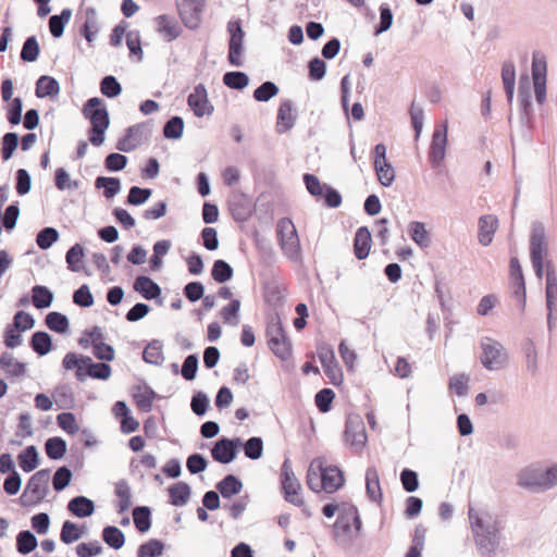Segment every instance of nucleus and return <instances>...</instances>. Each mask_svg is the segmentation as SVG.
Returning <instances> with one entry per match:
<instances>
[{"label": "nucleus", "instance_id": "nucleus-52", "mask_svg": "<svg viewBox=\"0 0 557 557\" xmlns=\"http://www.w3.org/2000/svg\"><path fill=\"white\" fill-rule=\"evenodd\" d=\"M60 238L59 231L52 226H46L37 233V246L42 249H49Z\"/></svg>", "mask_w": 557, "mask_h": 557}, {"label": "nucleus", "instance_id": "nucleus-58", "mask_svg": "<svg viewBox=\"0 0 557 557\" xmlns=\"http://www.w3.org/2000/svg\"><path fill=\"white\" fill-rule=\"evenodd\" d=\"M278 90L280 89L275 83L267 81L255 89L253 98L259 102H268L278 94Z\"/></svg>", "mask_w": 557, "mask_h": 557}, {"label": "nucleus", "instance_id": "nucleus-2", "mask_svg": "<svg viewBox=\"0 0 557 557\" xmlns=\"http://www.w3.org/2000/svg\"><path fill=\"white\" fill-rule=\"evenodd\" d=\"M518 485L533 492L549 490L557 485V467H527L518 474Z\"/></svg>", "mask_w": 557, "mask_h": 557}, {"label": "nucleus", "instance_id": "nucleus-51", "mask_svg": "<svg viewBox=\"0 0 557 557\" xmlns=\"http://www.w3.org/2000/svg\"><path fill=\"white\" fill-rule=\"evenodd\" d=\"M373 165L379 182L385 187L391 186L395 181V171L393 166L387 161H374Z\"/></svg>", "mask_w": 557, "mask_h": 557}, {"label": "nucleus", "instance_id": "nucleus-1", "mask_svg": "<svg viewBox=\"0 0 557 557\" xmlns=\"http://www.w3.org/2000/svg\"><path fill=\"white\" fill-rule=\"evenodd\" d=\"M471 531L478 553L481 557H496L503 542L505 523L497 513L478 511L470 507L468 511Z\"/></svg>", "mask_w": 557, "mask_h": 557}, {"label": "nucleus", "instance_id": "nucleus-44", "mask_svg": "<svg viewBox=\"0 0 557 557\" xmlns=\"http://www.w3.org/2000/svg\"><path fill=\"white\" fill-rule=\"evenodd\" d=\"M16 550L21 555L35 552V533L32 530H22L16 535Z\"/></svg>", "mask_w": 557, "mask_h": 557}, {"label": "nucleus", "instance_id": "nucleus-55", "mask_svg": "<svg viewBox=\"0 0 557 557\" xmlns=\"http://www.w3.org/2000/svg\"><path fill=\"white\" fill-rule=\"evenodd\" d=\"M184 131V120L181 116H172L163 126V136L166 139H180Z\"/></svg>", "mask_w": 557, "mask_h": 557}, {"label": "nucleus", "instance_id": "nucleus-39", "mask_svg": "<svg viewBox=\"0 0 557 557\" xmlns=\"http://www.w3.org/2000/svg\"><path fill=\"white\" fill-rule=\"evenodd\" d=\"M20 144V136L15 132H8L1 138L0 156L2 161H9Z\"/></svg>", "mask_w": 557, "mask_h": 557}, {"label": "nucleus", "instance_id": "nucleus-50", "mask_svg": "<svg viewBox=\"0 0 557 557\" xmlns=\"http://www.w3.org/2000/svg\"><path fill=\"white\" fill-rule=\"evenodd\" d=\"M233 274L234 271L230 263L221 259L214 261L211 275L216 283L222 284L230 281L233 277Z\"/></svg>", "mask_w": 557, "mask_h": 557}, {"label": "nucleus", "instance_id": "nucleus-62", "mask_svg": "<svg viewBox=\"0 0 557 557\" xmlns=\"http://www.w3.org/2000/svg\"><path fill=\"white\" fill-rule=\"evenodd\" d=\"M10 103L7 107L5 117L8 122L12 125H18L22 121V111H23V101L21 97H15L14 99L9 101Z\"/></svg>", "mask_w": 557, "mask_h": 557}, {"label": "nucleus", "instance_id": "nucleus-18", "mask_svg": "<svg viewBox=\"0 0 557 557\" xmlns=\"http://www.w3.org/2000/svg\"><path fill=\"white\" fill-rule=\"evenodd\" d=\"M372 236L367 226H360L354 237V253L358 260H363L369 256L371 249Z\"/></svg>", "mask_w": 557, "mask_h": 557}, {"label": "nucleus", "instance_id": "nucleus-57", "mask_svg": "<svg viewBox=\"0 0 557 557\" xmlns=\"http://www.w3.org/2000/svg\"><path fill=\"white\" fill-rule=\"evenodd\" d=\"M73 473L66 466L59 467L52 476V486L55 492L66 488L72 480Z\"/></svg>", "mask_w": 557, "mask_h": 557}, {"label": "nucleus", "instance_id": "nucleus-21", "mask_svg": "<svg viewBox=\"0 0 557 557\" xmlns=\"http://www.w3.org/2000/svg\"><path fill=\"white\" fill-rule=\"evenodd\" d=\"M133 287L135 292L139 293L147 300L156 299L161 295V287L146 275L137 276Z\"/></svg>", "mask_w": 557, "mask_h": 557}, {"label": "nucleus", "instance_id": "nucleus-53", "mask_svg": "<svg viewBox=\"0 0 557 557\" xmlns=\"http://www.w3.org/2000/svg\"><path fill=\"white\" fill-rule=\"evenodd\" d=\"M52 399L57 404L58 408H67L74 403L73 391L66 384L59 385L52 393Z\"/></svg>", "mask_w": 557, "mask_h": 557}, {"label": "nucleus", "instance_id": "nucleus-22", "mask_svg": "<svg viewBox=\"0 0 557 557\" xmlns=\"http://www.w3.org/2000/svg\"><path fill=\"white\" fill-rule=\"evenodd\" d=\"M479 243L488 246L493 240V235L497 230L498 220L492 214L482 215L479 219Z\"/></svg>", "mask_w": 557, "mask_h": 557}, {"label": "nucleus", "instance_id": "nucleus-6", "mask_svg": "<svg viewBox=\"0 0 557 557\" xmlns=\"http://www.w3.org/2000/svg\"><path fill=\"white\" fill-rule=\"evenodd\" d=\"M281 484L286 502L295 506H301L304 504L302 498L298 494L301 485L293 471L292 463L288 458L284 460L281 467Z\"/></svg>", "mask_w": 557, "mask_h": 557}, {"label": "nucleus", "instance_id": "nucleus-41", "mask_svg": "<svg viewBox=\"0 0 557 557\" xmlns=\"http://www.w3.org/2000/svg\"><path fill=\"white\" fill-rule=\"evenodd\" d=\"M95 187L103 189V196L107 199L113 198L121 190V181L117 177L98 176L95 180Z\"/></svg>", "mask_w": 557, "mask_h": 557}, {"label": "nucleus", "instance_id": "nucleus-45", "mask_svg": "<svg viewBox=\"0 0 557 557\" xmlns=\"http://www.w3.org/2000/svg\"><path fill=\"white\" fill-rule=\"evenodd\" d=\"M165 545L162 541L151 539L138 546L137 557H161Z\"/></svg>", "mask_w": 557, "mask_h": 557}, {"label": "nucleus", "instance_id": "nucleus-20", "mask_svg": "<svg viewBox=\"0 0 557 557\" xmlns=\"http://www.w3.org/2000/svg\"><path fill=\"white\" fill-rule=\"evenodd\" d=\"M157 32L160 33L165 40L172 41L181 35V27L174 17L162 14L154 20Z\"/></svg>", "mask_w": 557, "mask_h": 557}, {"label": "nucleus", "instance_id": "nucleus-46", "mask_svg": "<svg viewBox=\"0 0 557 557\" xmlns=\"http://www.w3.org/2000/svg\"><path fill=\"white\" fill-rule=\"evenodd\" d=\"M45 449L50 459L59 460L66 453V442L59 436L50 437L46 441Z\"/></svg>", "mask_w": 557, "mask_h": 557}, {"label": "nucleus", "instance_id": "nucleus-30", "mask_svg": "<svg viewBox=\"0 0 557 557\" xmlns=\"http://www.w3.org/2000/svg\"><path fill=\"white\" fill-rule=\"evenodd\" d=\"M502 79L508 102L511 104L513 100L515 84H516V67L511 60L503 63Z\"/></svg>", "mask_w": 557, "mask_h": 557}, {"label": "nucleus", "instance_id": "nucleus-59", "mask_svg": "<svg viewBox=\"0 0 557 557\" xmlns=\"http://www.w3.org/2000/svg\"><path fill=\"white\" fill-rule=\"evenodd\" d=\"M245 456L249 459L257 460L261 458L263 453V441L261 437L252 436L244 444L242 443Z\"/></svg>", "mask_w": 557, "mask_h": 557}, {"label": "nucleus", "instance_id": "nucleus-19", "mask_svg": "<svg viewBox=\"0 0 557 557\" xmlns=\"http://www.w3.org/2000/svg\"><path fill=\"white\" fill-rule=\"evenodd\" d=\"M344 484V474L337 467L322 465V487L326 493H334Z\"/></svg>", "mask_w": 557, "mask_h": 557}, {"label": "nucleus", "instance_id": "nucleus-33", "mask_svg": "<svg viewBox=\"0 0 557 557\" xmlns=\"http://www.w3.org/2000/svg\"><path fill=\"white\" fill-rule=\"evenodd\" d=\"M215 487L223 498H231L232 496L240 493L243 483L236 475L227 474L218 482Z\"/></svg>", "mask_w": 557, "mask_h": 557}, {"label": "nucleus", "instance_id": "nucleus-14", "mask_svg": "<svg viewBox=\"0 0 557 557\" xmlns=\"http://www.w3.org/2000/svg\"><path fill=\"white\" fill-rule=\"evenodd\" d=\"M333 536L339 545H348L355 539L347 505L339 508V515L333 524Z\"/></svg>", "mask_w": 557, "mask_h": 557}, {"label": "nucleus", "instance_id": "nucleus-17", "mask_svg": "<svg viewBox=\"0 0 557 557\" xmlns=\"http://www.w3.org/2000/svg\"><path fill=\"white\" fill-rule=\"evenodd\" d=\"M530 82L527 75L521 76L518 88V101L522 123H528L532 113Z\"/></svg>", "mask_w": 557, "mask_h": 557}, {"label": "nucleus", "instance_id": "nucleus-28", "mask_svg": "<svg viewBox=\"0 0 557 557\" xmlns=\"http://www.w3.org/2000/svg\"><path fill=\"white\" fill-rule=\"evenodd\" d=\"M114 493L119 498L115 503V508L119 513L126 512L132 506V491L126 480H120L115 484Z\"/></svg>", "mask_w": 557, "mask_h": 557}, {"label": "nucleus", "instance_id": "nucleus-26", "mask_svg": "<svg viewBox=\"0 0 557 557\" xmlns=\"http://www.w3.org/2000/svg\"><path fill=\"white\" fill-rule=\"evenodd\" d=\"M318 355L325 374L332 380L333 384H336V377L341 376V373L334 351L330 348H321Z\"/></svg>", "mask_w": 557, "mask_h": 557}, {"label": "nucleus", "instance_id": "nucleus-9", "mask_svg": "<svg viewBox=\"0 0 557 557\" xmlns=\"http://www.w3.org/2000/svg\"><path fill=\"white\" fill-rule=\"evenodd\" d=\"M447 131L448 124L447 121H444L433 132L432 141L429 150V159L434 168L440 166L445 159L447 146Z\"/></svg>", "mask_w": 557, "mask_h": 557}, {"label": "nucleus", "instance_id": "nucleus-11", "mask_svg": "<svg viewBox=\"0 0 557 557\" xmlns=\"http://www.w3.org/2000/svg\"><path fill=\"white\" fill-rule=\"evenodd\" d=\"M239 446H242L239 437H220L211 448V456L216 462L231 463L236 458Z\"/></svg>", "mask_w": 557, "mask_h": 557}, {"label": "nucleus", "instance_id": "nucleus-16", "mask_svg": "<svg viewBox=\"0 0 557 557\" xmlns=\"http://www.w3.org/2000/svg\"><path fill=\"white\" fill-rule=\"evenodd\" d=\"M293 112L294 102L290 99H286L280 104L276 116L277 133H286L295 126L296 115Z\"/></svg>", "mask_w": 557, "mask_h": 557}, {"label": "nucleus", "instance_id": "nucleus-7", "mask_svg": "<svg viewBox=\"0 0 557 557\" xmlns=\"http://www.w3.org/2000/svg\"><path fill=\"white\" fill-rule=\"evenodd\" d=\"M83 114L90 122V128H108L110 125L109 112L103 100L98 97L89 98L86 101Z\"/></svg>", "mask_w": 557, "mask_h": 557}, {"label": "nucleus", "instance_id": "nucleus-3", "mask_svg": "<svg viewBox=\"0 0 557 557\" xmlns=\"http://www.w3.org/2000/svg\"><path fill=\"white\" fill-rule=\"evenodd\" d=\"M265 335L271 351L281 360L292 357V342L287 336L278 315L268 320Z\"/></svg>", "mask_w": 557, "mask_h": 557}, {"label": "nucleus", "instance_id": "nucleus-23", "mask_svg": "<svg viewBox=\"0 0 557 557\" xmlns=\"http://www.w3.org/2000/svg\"><path fill=\"white\" fill-rule=\"evenodd\" d=\"M67 510L77 518H87L95 512V503L86 496H75L67 503Z\"/></svg>", "mask_w": 557, "mask_h": 557}, {"label": "nucleus", "instance_id": "nucleus-29", "mask_svg": "<svg viewBox=\"0 0 557 557\" xmlns=\"http://www.w3.org/2000/svg\"><path fill=\"white\" fill-rule=\"evenodd\" d=\"M60 91L59 82L51 76L42 75L37 79V98L48 97L53 100Z\"/></svg>", "mask_w": 557, "mask_h": 557}, {"label": "nucleus", "instance_id": "nucleus-34", "mask_svg": "<svg viewBox=\"0 0 557 557\" xmlns=\"http://www.w3.org/2000/svg\"><path fill=\"white\" fill-rule=\"evenodd\" d=\"M510 275H511V278L515 281V285L517 287L515 290V295H516V297L520 298L522 304L524 305V302H525V283H524L521 264H520L518 258H516V257H512L510 259Z\"/></svg>", "mask_w": 557, "mask_h": 557}, {"label": "nucleus", "instance_id": "nucleus-27", "mask_svg": "<svg viewBox=\"0 0 557 557\" xmlns=\"http://www.w3.org/2000/svg\"><path fill=\"white\" fill-rule=\"evenodd\" d=\"M168 492L171 505L176 507L186 505L191 494L190 486L183 481L176 482L169 486Z\"/></svg>", "mask_w": 557, "mask_h": 557}, {"label": "nucleus", "instance_id": "nucleus-61", "mask_svg": "<svg viewBox=\"0 0 557 557\" xmlns=\"http://www.w3.org/2000/svg\"><path fill=\"white\" fill-rule=\"evenodd\" d=\"M23 332L9 323L3 331V344L9 349H14L22 345Z\"/></svg>", "mask_w": 557, "mask_h": 557}, {"label": "nucleus", "instance_id": "nucleus-5", "mask_svg": "<svg viewBox=\"0 0 557 557\" xmlns=\"http://www.w3.org/2000/svg\"><path fill=\"white\" fill-rule=\"evenodd\" d=\"M481 363L490 371L502 369L507 362V354L503 345L490 337L481 339Z\"/></svg>", "mask_w": 557, "mask_h": 557}, {"label": "nucleus", "instance_id": "nucleus-48", "mask_svg": "<svg viewBox=\"0 0 557 557\" xmlns=\"http://www.w3.org/2000/svg\"><path fill=\"white\" fill-rule=\"evenodd\" d=\"M84 357L85 356H78L75 352H67L62 361L64 369H76L75 375L78 381H84L86 377V373L84 372L85 363L83 362Z\"/></svg>", "mask_w": 557, "mask_h": 557}, {"label": "nucleus", "instance_id": "nucleus-63", "mask_svg": "<svg viewBox=\"0 0 557 557\" xmlns=\"http://www.w3.org/2000/svg\"><path fill=\"white\" fill-rule=\"evenodd\" d=\"M151 195L152 190L150 188L132 186L126 198V203L131 206H141L151 197Z\"/></svg>", "mask_w": 557, "mask_h": 557}, {"label": "nucleus", "instance_id": "nucleus-13", "mask_svg": "<svg viewBox=\"0 0 557 557\" xmlns=\"http://www.w3.org/2000/svg\"><path fill=\"white\" fill-rule=\"evenodd\" d=\"M548 251L546 230L542 222L535 221L532 224L530 236V258L531 260H544Z\"/></svg>", "mask_w": 557, "mask_h": 557}, {"label": "nucleus", "instance_id": "nucleus-37", "mask_svg": "<svg viewBox=\"0 0 557 557\" xmlns=\"http://www.w3.org/2000/svg\"><path fill=\"white\" fill-rule=\"evenodd\" d=\"M307 485L313 492L323 491L322 487V459L315 458L311 461L307 472Z\"/></svg>", "mask_w": 557, "mask_h": 557}, {"label": "nucleus", "instance_id": "nucleus-38", "mask_svg": "<svg viewBox=\"0 0 557 557\" xmlns=\"http://www.w3.org/2000/svg\"><path fill=\"white\" fill-rule=\"evenodd\" d=\"M45 324L50 331L59 334H66L70 331V321L67 317L61 312H49L46 315Z\"/></svg>", "mask_w": 557, "mask_h": 557}, {"label": "nucleus", "instance_id": "nucleus-47", "mask_svg": "<svg viewBox=\"0 0 557 557\" xmlns=\"http://www.w3.org/2000/svg\"><path fill=\"white\" fill-rule=\"evenodd\" d=\"M223 83L231 89L243 90L249 85V76L240 71H231L223 75Z\"/></svg>", "mask_w": 557, "mask_h": 557}, {"label": "nucleus", "instance_id": "nucleus-4", "mask_svg": "<svg viewBox=\"0 0 557 557\" xmlns=\"http://www.w3.org/2000/svg\"><path fill=\"white\" fill-rule=\"evenodd\" d=\"M278 245L289 260L298 261L301 257L300 242L297 230L289 218H282L276 224Z\"/></svg>", "mask_w": 557, "mask_h": 557}, {"label": "nucleus", "instance_id": "nucleus-54", "mask_svg": "<svg viewBox=\"0 0 557 557\" xmlns=\"http://www.w3.org/2000/svg\"><path fill=\"white\" fill-rule=\"evenodd\" d=\"M85 256L84 247L81 244H75L72 246L65 255V261L67 263L69 270L72 272L81 271V263L83 262V258Z\"/></svg>", "mask_w": 557, "mask_h": 557}, {"label": "nucleus", "instance_id": "nucleus-40", "mask_svg": "<svg viewBox=\"0 0 557 557\" xmlns=\"http://www.w3.org/2000/svg\"><path fill=\"white\" fill-rule=\"evenodd\" d=\"M133 521L138 532H148L151 528V509L148 506H136L133 509Z\"/></svg>", "mask_w": 557, "mask_h": 557}, {"label": "nucleus", "instance_id": "nucleus-64", "mask_svg": "<svg viewBox=\"0 0 557 557\" xmlns=\"http://www.w3.org/2000/svg\"><path fill=\"white\" fill-rule=\"evenodd\" d=\"M100 90L108 98H115L122 92V85L112 75L104 76L100 82Z\"/></svg>", "mask_w": 557, "mask_h": 557}, {"label": "nucleus", "instance_id": "nucleus-8", "mask_svg": "<svg viewBox=\"0 0 557 557\" xmlns=\"http://www.w3.org/2000/svg\"><path fill=\"white\" fill-rule=\"evenodd\" d=\"M227 32L230 33L227 60L233 66H242V53L245 33L242 28L240 22L230 21L227 24Z\"/></svg>", "mask_w": 557, "mask_h": 557}, {"label": "nucleus", "instance_id": "nucleus-12", "mask_svg": "<svg viewBox=\"0 0 557 557\" xmlns=\"http://www.w3.org/2000/svg\"><path fill=\"white\" fill-rule=\"evenodd\" d=\"M182 22L187 28L195 29L201 21L203 0H176Z\"/></svg>", "mask_w": 557, "mask_h": 557}, {"label": "nucleus", "instance_id": "nucleus-25", "mask_svg": "<svg viewBox=\"0 0 557 557\" xmlns=\"http://www.w3.org/2000/svg\"><path fill=\"white\" fill-rule=\"evenodd\" d=\"M0 369L11 377H20L26 373V364L16 360L12 354L3 351L0 355Z\"/></svg>", "mask_w": 557, "mask_h": 557}, {"label": "nucleus", "instance_id": "nucleus-43", "mask_svg": "<svg viewBox=\"0 0 557 557\" xmlns=\"http://www.w3.org/2000/svg\"><path fill=\"white\" fill-rule=\"evenodd\" d=\"M102 540L113 549H120L125 544L124 533L114 525H107L103 528Z\"/></svg>", "mask_w": 557, "mask_h": 557}, {"label": "nucleus", "instance_id": "nucleus-49", "mask_svg": "<svg viewBox=\"0 0 557 557\" xmlns=\"http://www.w3.org/2000/svg\"><path fill=\"white\" fill-rule=\"evenodd\" d=\"M82 35L88 42H92L98 33V22L96 18V11L92 8L86 10V21L81 28Z\"/></svg>", "mask_w": 557, "mask_h": 557}, {"label": "nucleus", "instance_id": "nucleus-56", "mask_svg": "<svg viewBox=\"0 0 557 557\" xmlns=\"http://www.w3.org/2000/svg\"><path fill=\"white\" fill-rule=\"evenodd\" d=\"M83 537V532H78V525L71 520H65L60 532L62 543L69 545Z\"/></svg>", "mask_w": 557, "mask_h": 557}, {"label": "nucleus", "instance_id": "nucleus-42", "mask_svg": "<svg viewBox=\"0 0 557 557\" xmlns=\"http://www.w3.org/2000/svg\"><path fill=\"white\" fill-rule=\"evenodd\" d=\"M156 396L157 394L149 386L137 387V392L133 395L137 407L144 412L151 411Z\"/></svg>", "mask_w": 557, "mask_h": 557}, {"label": "nucleus", "instance_id": "nucleus-24", "mask_svg": "<svg viewBox=\"0 0 557 557\" xmlns=\"http://www.w3.org/2000/svg\"><path fill=\"white\" fill-rule=\"evenodd\" d=\"M545 292L547 310L553 312L557 310V275L550 261L547 262Z\"/></svg>", "mask_w": 557, "mask_h": 557}, {"label": "nucleus", "instance_id": "nucleus-35", "mask_svg": "<svg viewBox=\"0 0 557 557\" xmlns=\"http://www.w3.org/2000/svg\"><path fill=\"white\" fill-rule=\"evenodd\" d=\"M366 490L368 497L373 502L382 499L379 472L374 467H369L366 472Z\"/></svg>", "mask_w": 557, "mask_h": 557}, {"label": "nucleus", "instance_id": "nucleus-32", "mask_svg": "<svg viewBox=\"0 0 557 557\" xmlns=\"http://www.w3.org/2000/svg\"><path fill=\"white\" fill-rule=\"evenodd\" d=\"M72 17V10L65 8L61 11L60 14H54L49 17V32L52 37L60 38L63 33L65 25L70 22Z\"/></svg>", "mask_w": 557, "mask_h": 557}, {"label": "nucleus", "instance_id": "nucleus-15", "mask_svg": "<svg viewBox=\"0 0 557 557\" xmlns=\"http://www.w3.org/2000/svg\"><path fill=\"white\" fill-rule=\"evenodd\" d=\"M187 103L197 117L210 115L214 110L208 99V92L203 84L195 86L187 98Z\"/></svg>", "mask_w": 557, "mask_h": 557}, {"label": "nucleus", "instance_id": "nucleus-60", "mask_svg": "<svg viewBox=\"0 0 557 557\" xmlns=\"http://www.w3.org/2000/svg\"><path fill=\"white\" fill-rule=\"evenodd\" d=\"M20 216V202L12 201L3 212V226L4 230L10 233L12 232L17 223Z\"/></svg>", "mask_w": 557, "mask_h": 557}, {"label": "nucleus", "instance_id": "nucleus-10", "mask_svg": "<svg viewBox=\"0 0 557 557\" xmlns=\"http://www.w3.org/2000/svg\"><path fill=\"white\" fill-rule=\"evenodd\" d=\"M345 442L350 446L361 449L367 443L366 426L362 418L359 414H349L346 420Z\"/></svg>", "mask_w": 557, "mask_h": 557}, {"label": "nucleus", "instance_id": "nucleus-36", "mask_svg": "<svg viewBox=\"0 0 557 557\" xmlns=\"http://www.w3.org/2000/svg\"><path fill=\"white\" fill-rule=\"evenodd\" d=\"M145 362L161 366L164 361L163 345L159 339H152L143 351Z\"/></svg>", "mask_w": 557, "mask_h": 557}, {"label": "nucleus", "instance_id": "nucleus-31", "mask_svg": "<svg viewBox=\"0 0 557 557\" xmlns=\"http://www.w3.org/2000/svg\"><path fill=\"white\" fill-rule=\"evenodd\" d=\"M84 372L86 376L98 380H108L111 375V367L104 362H94L90 357H84Z\"/></svg>", "mask_w": 557, "mask_h": 557}]
</instances>
